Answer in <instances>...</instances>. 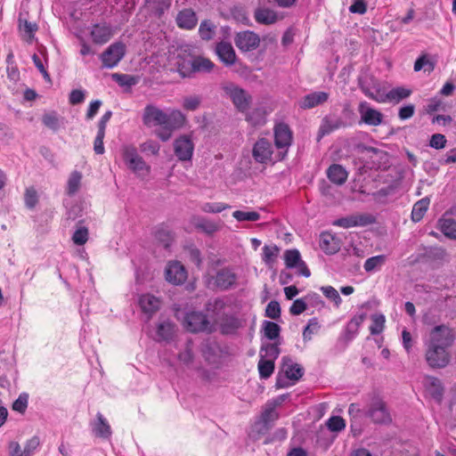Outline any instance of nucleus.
<instances>
[{"mask_svg": "<svg viewBox=\"0 0 456 456\" xmlns=\"http://www.w3.org/2000/svg\"><path fill=\"white\" fill-rule=\"evenodd\" d=\"M435 69V62L432 61L427 54L420 55L414 63V70L419 71L424 69L428 73L432 72Z\"/></svg>", "mask_w": 456, "mask_h": 456, "instance_id": "09e8293b", "label": "nucleus"}, {"mask_svg": "<svg viewBox=\"0 0 456 456\" xmlns=\"http://www.w3.org/2000/svg\"><path fill=\"white\" fill-rule=\"evenodd\" d=\"M92 40L94 44H106L114 35V30L106 22L94 24L90 31Z\"/></svg>", "mask_w": 456, "mask_h": 456, "instance_id": "6ab92c4d", "label": "nucleus"}, {"mask_svg": "<svg viewBox=\"0 0 456 456\" xmlns=\"http://www.w3.org/2000/svg\"><path fill=\"white\" fill-rule=\"evenodd\" d=\"M166 280L174 284H183L187 279L184 266L178 261L169 262L166 267Z\"/></svg>", "mask_w": 456, "mask_h": 456, "instance_id": "4468645a", "label": "nucleus"}, {"mask_svg": "<svg viewBox=\"0 0 456 456\" xmlns=\"http://www.w3.org/2000/svg\"><path fill=\"white\" fill-rule=\"evenodd\" d=\"M323 295L334 303L336 307H338L342 302V299L338 292V290L332 286H323L321 288Z\"/></svg>", "mask_w": 456, "mask_h": 456, "instance_id": "680f3d73", "label": "nucleus"}, {"mask_svg": "<svg viewBox=\"0 0 456 456\" xmlns=\"http://www.w3.org/2000/svg\"><path fill=\"white\" fill-rule=\"evenodd\" d=\"M265 315L273 320L279 319L281 316L280 304L275 300L269 302L265 308Z\"/></svg>", "mask_w": 456, "mask_h": 456, "instance_id": "774afa93", "label": "nucleus"}, {"mask_svg": "<svg viewBox=\"0 0 456 456\" xmlns=\"http://www.w3.org/2000/svg\"><path fill=\"white\" fill-rule=\"evenodd\" d=\"M82 175L79 172L74 171L71 173L67 183V194L71 197L77 193L80 188Z\"/></svg>", "mask_w": 456, "mask_h": 456, "instance_id": "a18cd8bd", "label": "nucleus"}, {"mask_svg": "<svg viewBox=\"0 0 456 456\" xmlns=\"http://www.w3.org/2000/svg\"><path fill=\"white\" fill-rule=\"evenodd\" d=\"M174 333V324L170 322H163L159 324L157 329V335L160 339L168 340L172 338Z\"/></svg>", "mask_w": 456, "mask_h": 456, "instance_id": "864d4df0", "label": "nucleus"}, {"mask_svg": "<svg viewBox=\"0 0 456 456\" xmlns=\"http://www.w3.org/2000/svg\"><path fill=\"white\" fill-rule=\"evenodd\" d=\"M219 329L224 335H232L242 327V321L234 314H223L219 318Z\"/></svg>", "mask_w": 456, "mask_h": 456, "instance_id": "412c9836", "label": "nucleus"}, {"mask_svg": "<svg viewBox=\"0 0 456 456\" xmlns=\"http://www.w3.org/2000/svg\"><path fill=\"white\" fill-rule=\"evenodd\" d=\"M411 91L404 87H395L390 90L387 95L386 100L389 102H399L400 101L410 96Z\"/></svg>", "mask_w": 456, "mask_h": 456, "instance_id": "49530a36", "label": "nucleus"}, {"mask_svg": "<svg viewBox=\"0 0 456 456\" xmlns=\"http://www.w3.org/2000/svg\"><path fill=\"white\" fill-rule=\"evenodd\" d=\"M344 126H346V124L341 117L336 114L327 115L322 118L320 125L317 140L320 141L323 136Z\"/></svg>", "mask_w": 456, "mask_h": 456, "instance_id": "dca6fc26", "label": "nucleus"}, {"mask_svg": "<svg viewBox=\"0 0 456 456\" xmlns=\"http://www.w3.org/2000/svg\"><path fill=\"white\" fill-rule=\"evenodd\" d=\"M194 151V143L189 135L183 134L174 142V152L180 161L191 159Z\"/></svg>", "mask_w": 456, "mask_h": 456, "instance_id": "9b49d317", "label": "nucleus"}, {"mask_svg": "<svg viewBox=\"0 0 456 456\" xmlns=\"http://www.w3.org/2000/svg\"><path fill=\"white\" fill-rule=\"evenodd\" d=\"M63 205L67 209V216L69 219L75 220L82 216L84 211L83 203L76 202L75 204H72L71 199H65Z\"/></svg>", "mask_w": 456, "mask_h": 456, "instance_id": "4c0bfd02", "label": "nucleus"}, {"mask_svg": "<svg viewBox=\"0 0 456 456\" xmlns=\"http://www.w3.org/2000/svg\"><path fill=\"white\" fill-rule=\"evenodd\" d=\"M246 120L252 126H263L265 124V111L262 108H256L246 115Z\"/></svg>", "mask_w": 456, "mask_h": 456, "instance_id": "37998d69", "label": "nucleus"}, {"mask_svg": "<svg viewBox=\"0 0 456 456\" xmlns=\"http://www.w3.org/2000/svg\"><path fill=\"white\" fill-rule=\"evenodd\" d=\"M385 261L386 256L384 255L371 256L365 261L363 268L367 273H370L375 271L378 267L382 266Z\"/></svg>", "mask_w": 456, "mask_h": 456, "instance_id": "5fc2aeb1", "label": "nucleus"}, {"mask_svg": "<svg viewBox=\"0 0 456 456\" xmlns=\"http://www.w3.org/2000/svg\"><path fill=\"white\" fill-rule=\"evenodd\" d=\"M372 323L370 327V334L372 335H378L380 334L384 328H385V322L386 318L383 314H374L371 317Z\"/></svg>", "mask_w": 456, "mask_h": 456, "instance_id": "13d9d810", "label": "nucleus"}, {"mask_svg": "<svg viewBox=\"0 0 456 456\" xmlns=\"http://www.w3.org/2000/svg\"><path fill=\"white\" fill-rule=\"evenodd\" d=\"M166 123L164 126L171 130H175L183 126L186 118L184 114L178 110H172L169 113H166Z\"/></svg>", "mask_w": 456, "mask_h": 456, "instance_id": "473e14b6", "label": "nucleus"}, {"mask_svg": "<svg viewBox=\"0 0 456 456\" xmlns=\"http://www.w3.org/2000/svg\"><path fill=\"white\" fill-rule=\"evenodd\" d=\"M376 222L375 217L370 214H356L346 216L333 221L332 224L345 229L367 226Z\"/></svg>", "mask_w": 456, "mask_h": 456, "instance_id": "9d476101", "label": "nucleus"}, {"mask_svg": "<svg viewBox=\"0 0 456 456\" xmlns=\"http://www.w3.org/2000/svg\"><path fill=\"white\" fill-rule=\"evenodd\" d=\"M155 239L164 248H168L173 241V235L168 229L161 226L155 231Z\"/></svg>", "mask_w": 456, "mask_h": 456, "instance_id": "79ce46f5", "label": "nucleus"}, {"mask_svg": "<svg viewBox=\"0 0 456 456\" xmlns=\"http://www.w3.org/2000/svg\"><path fill=\"white\" fill-rule=\"evenodd\" d=\"M112 78L115 82H117L120 86H135L138 82V79L128 74H119L114 73L112 74Z\"/></svg>", "mask_w": 456, "mask_h": 456, "instance_id": "4d7b16f0", "label": "nucleus"}, {"mask_svg": "<svg viewBox=\"0 0 456 456\" xmlns=\"http://www.w3.org/2000/svg\"><path fill=\"white\" fill-rule=\"evenodd\" d=\"M279 354L280 348L279 345L276 343H268L262 346L260 350V357L264 356L265 359L273 360V362L278 358Z\"/></svg>", "mask_w": 456, "mask_h": 456, "instance_id": "de8ad7c7", "label": "nucleus"}, {"mask_svg": "<svg viewBox=\"0 0 456 456\" xmlns=\"http://www.w3.org/2000/svg\"><path fill=\"white\" fill-rule=\"evenodd\" d=\"M200 37L203 40H210L215 35V26L210 20H203L199 28Z\"/></svg>", "mask_w": 456, "mask_h": 456, "instance_id": "6e6d98bb", "label": "nucleus"}, {"mask_svg": "<svg viewBox=\"0 0 456 456\" xmlns=\"http://www.w3.org/2000/svg\"><path fill=\"white\" fill-rule=\"evenodd\" d=\"M232 216L239 222H255L260 219V214L256 211L246 212L242 210H236L232 213Z\"/></svg>", "mask_w": 456, "mask_h": 456, "instance_id": "bf43d9fd", "label": "nucleus"}, {"mask_svg": "<svg viewBox=\"0 0 456 456\" xmlns=\"http://www.w3.org/2000/svg\"><path fill=\"white\" fill-rule=\"evenodd\" d=\"M161 302L159 297L151 294H143L139 297V305L142 312L150 320L160 308Z\"/></svg>", "mask_w": 456, "mask_h": 456, "instance_id": "4be33fe9", "label": "nucleus"}, {"mask_svg": "<svg viewBox=\"0 0 456 456\" xmlns=\"http://www.w3.org/2000/svg\"><path fill=\"white\" fill-rule=\"evenodd\" d=\"M326 426L331 432H340L345 429L346 421L340 416H332L327 420Z\"/></svg>", "mask_w": 456, "mask_h": 456, "instance_id": "052dcab7", "label": "nucleus"}, {"mask_svg": "<svg viewBox=\"0 0 456 456\" xmlns=\"http://www.w3.org/2000/svg\"><path fill=\"white\" fill-rule=\"evenodd\" d=\"M365 415L377 424H387L392 420L386 403L379 396L372 397Z\"/></svg>", "mask_w": 456, "mask_h": 456, "instance_id": "39448f33", "label": "nucleus"}, {"mask_svg": "<svg viewBox=\"0 0 456 456\" xmlns=\"http://www.w3.org/2000/svg\"><path fill=\"white\" fill-rule=\"evenodd\" d=\"M455 339V335L450 327L444 324L437 325L434 327L424 340V344L431 346H443L445 349L450 350Z\"/></svg>", "mask_w": 456, "mask_h": 456, "instance_id": "f257e3e1", "label": "nucleus"}, {"mask_svg": "<svg viewBox=\"0 0 456 456\" xmlns=\"http://www.w3.org/2000/svg\"><path fill=\"white\" fill-rule=\"evenodd\" d=\"M319 246L326 254L333 255L340 249L341 242L333 233L323 232L320 235Z\"/></svg>", "mask_w": 456, "mask_h": 456, "instance_id": "5701e85b", "label": "nucleus"}, {"mask_svg": "<svg viewBox=\"0 0 456 456\" xmlns=\"http://www.w3.org/2000/svg\"><path fill=\"white\" fill-rule=\"evenodd\" d=\"M215 64L208 58L202 56L193 57V75L197 72H210Z\"/></svg>", "mask_w": 456, "mask_h": 456, "instance_id": "58836bf2", "label": "nucleus"}, {"mask_svg": "<svg viewBox=\"0 0 456 456\" xmlns=\"http://www.w3.org/2000/svg\"><path fill=\"white\" fill-rule=\"evenodd\" d=\"M320 328L321 326L319 324L318 319L315 317L311 318L303 330L304 341H310L312 339V336L316 334Z\"/></svg>", "mask_w": 456, "mask_h": 456, "instance_id": "8fccbe9b", "label": "nucleus"}, {"mask_svg": "<svg viewBox=\"0 0 456 456\" xmlns=\"http://www.w3.org/2000/svg\"><path fill=\"white\" fill-rule=\"evenodd\" d=\"M439 226L446 237L456 239V220L444 217L439 220Z\"/></svg>", "mask_w": 456, "mask_h": 456, "instance_id": "ea45409f", "label": "nucleus"}, {"mask_svg": "<svg viewBox=\"0 0 456 456\" xmlns=\"http://www.w3.org/2000/svg\"><path fill=\"white\" fill-rule=\"evenodd\" d=\"M88 230L84 226L78 227L72 235V240L76 245L82 246L88 240Z\"/></svg>", "mask_w": 456, "mask_h": 456, "instance_id": "69168bd1", "label": "nucleus"}, {"mask_svg": "<svg viewBox=\"0 0 456 456\" xmlns=\"http://www.w3.org/2000/svg\"><path fill=\"white\" fill-rule=\"evenodd\" d=\"M279 418L280 414L277 412L274 405L266 403L261 413L260 420L257 423L262 425L259 432L268 431Z\"/></svg>", "mask_w": 456, "mask_h": 456, "instance_id": "a878e982", "label": "nucleus"}, {"mask_svg": "<svg viewBox=\"0 0 456 456\" xmlns=\"http://www.w3.org/2000/svg\"><path fill=\"white\" fill-rule=\"evenodd\" d=\"M273 145L266 138L258 139L254 144L252 155L254 159L261 164L267 163L272 160Z\"/></svg>", "mask_w": 456, "mask_h": 456, "instance_id": "ddd939ff", "label": "nucleus"}, {"mask_svg": "<svg viewBox=\"0 0 456 456\" xmlns=\"http://www.w3.org/2000/svg\"><path fill=\"white\" fill-rule=\"evenodd\" d=\"M425 346V359L427 363L432 369H442L447 366L450 362V350L443 346H431L424 344Z\"/></svg>", "mask_w": 456, "mask_h": 456, "instance_id": "20e7f679", "label": "nucleus"}, {"mask_svg": "<svg viewBox=\"0 0 456 456\" xmlns=\"http://www.w3.org/2000/svg\"><path fill=\"white\" fill-rule=\"evenodd\" d=\"M234 43L241 52H251L259 46L260 37L253 31L245 30L236 34Z\"/></svg>", "mask_w": 456, "mask_h": 456, "instance_id": "f8f14e48", "label": "nucleus"}, {"mask_svg": "<svg viewBox=\"0 0 456 456\" xmlns=\"http://www.w3.org/2000/svg\"><path fill=\"white\" fill-rule=\"evenodd\" d=\"M358 111L362 121L366 125L377 126L383 121V114L378 110L371 108L366 102H360Z\"/></svg>", "mask_w": 456, "mask_h": 456, "instance_id": "2eb2a0df", "label": "nucleus"}, {"mask_svg": "<svg viewBox=\"0 0 456 456\" xmlns=\"http://www.w3.org/2000/svg\"><path fill=\"white\" fill-rule=\"evenodd\" d=\"M265 336L271 340H274L280 336L281 327L270 321H265L263 323Z\"/></svg>", "mask_w": 456, "mask_h": 456, "instance_id": "3c124183", "label": "nucleus"}, {"mask_svg": "<svg viewBox=\"0 0 456 456\" xmlns=\"http://www.w3.org/2000/svg\"><path fill=\"white\" fill-rule=\"evenodd\" d=\"M183 325L187 330L192 333L213 331L212 325L210 324L208 317L201 312H190L186 314L183 319Z\"/></svg>", "mask_w": 456, "mask_h": 456, "instance_id": "423d86ee", "label": "nucleus"}, {"mask_svg": "<svg viewBox=\"0 0 456 456\" xmlns=\"http://www.w3.org/2000/svg\"><path fill=\"white\" fill-rule=\"evenodd\" d=\"M126 54V45L122 42L111 44L102 54V67L112 69L116 67Z\"/></svg>", "mask_w": 456, "mask_h": 456, "instance_id": "1a4fd4ad", "label": "nucleus"}, {"mask_svg": "<svg viewBox=\"0 0 456 456\" xmlns=\"http://www.w3.org/2000/svg\"><path fill=\"white\" fill-rule=\"evenodd\" d=\"M216 53L221 61L226 66H232L236 61V53L232 45L228 42H220L216 46Z\"/></svg>", "mask_w": 456, "mask_h": 456, "instance_id": "bb28decb", "label": "nucleus"}, {"mask_svg": "<svg viewBox=\"0 0 456 456\" xmlns=\"http://www.w3.org/2000/svg\"><path fill=\"white\" fill-rule=\"evenodd\" d=\"M191 223L197 230L208 235L214 234L221 228L220 221L210 220L208 218L200 216H193Z\"/></svg>", "mask_w": 456, "mask_h": 456, "instance_id": "393cba45", "label": "nucleus"}, {"mask_svg": "<svg viewBox=\"0 0 456 456\" xmlns=\"http://www.w3.org/2000/svg\"><path fill=\"white\" fill-rule=\"evenodd\" d=\"M257 367L260 378L266 379L271 377L274 370V362L261 356Z\"/></svg>", "mask_w": 456, "mask_h": 456, "instance_id": "c03bdc74", "label": "nucleus"}, {"mask_svg": "<svg viewBox=\"0 0 456 456\" xmlns=\"http://www.w3.org/2000/svg\"><path fill=\"white\" fill-rule=\"evenodd\" d=\"M282 371L291 380H298L304 374L303 368L297 363H293L289 356L282 357Z\"/></svg>", "mask_w": 456, "mask_h": 456, "instance_id": "c85d7f7f", "label": "nucleus"}, {"mask_svg": "<svg viewBox=\"0 0 456 456\" xmlns=\"http://www.w3.org/2000/svg\"><path fill=\"white\" fill-rule=\"evenodd\" d=\"M274 143L278 152V159H283L288 153L289 148L292 144L293 134L288 124L280 122L274 126Z\"/></svg>", "mask_w": 456, "mask_h": 456, "instance_id": "f03ea898", "label": "nucleus"}, {"mask_svg": "<svg viewBox=\"0 0 456 456\" xmlns=\"http://www.w3.org/2000/svg\"><path fill=\"white\" fill-rule=\"evenodd\" d=\"M224 91L231 98L232 103L239 111L243 113L248 111L252 100L249 94L233 84H229L224 86Z\"/></svg>", "mask_w": 456, "mask_h": 456, "instance_id": "6e6552de", "label": "nucleus"}, {"mask_svg": "<svg viewBox=\"0 0 456 456\" xmlns=\"http://www.w3.org/2000/svg\"><path fill=\"white\" fill-rule=\"evenodd\" d=\"M145 2L148 8L158 17L170 7V0H145Z\"/></svg>", "mask_w": 456, "mask_h": 456, "instance_id": "a19ab883", "label": "nucleus"}, {"mask_svg": "<svg viewBox=\"0 0 456 456\" xmlns=\"http://www.w3.org/2000/svg\"><path fill=\"white\" fill-rule=\"evenodd\" d=\"M122 159L126 167L134 173L140 175L145 171L150 172V167L139 155L137 149L134 145H125L121 149Z\"/></svg>", "mask_w": 456, "mask_h": 456, "instance_id": "7ed1b4c3", "label": "nucleus"}, {"mask_svg": "<svg viewBox=\"0 0 456 456\" xmlns=\"http://www.w3.org/2000/svg\"><path fill=\"white\" fill-rule=\"evenodd\" d=\"M19 28L22 37L27 42H31L35 33L37 30V25L34 22L28 21L26 19L19 18Z\"/></svg>", "mask_w": 456, "mask_h": 456, "instance_id": "f704fd0d", "label": "nucleus"}, {"mask_svg": "<svg viewBox=\"0 0 456 456\" xmlns=\"http://www.w3.org/2000/svg\"><path fill=\"white\" fill-rule=\"evenodd\" d=\"M166 112L158 107L148 104L144 108L142 121L147 126H164L166 123Z\"/></svg>", "mask_w": 456, "mask_h": 456, "instance_id": "a211bd4d", "label": "nucleus"}, {"mask_svg": "<svg viewBox=\"0 0 456 456\" xmlns=\"http://www.w3.org/2000/svg\"><path fill=\"white\" fill-rule=\"evenodd\" d=\"M329 99V94L325 92H314L305 95L299 102V107L302 109H312L326 102Z\"/></svg>", "mask_w": 456, "mask_h": 456, "instance_id": "cd10ccee", "label": "nucleus"}, {"mask_svg": "<svg viewBox=\"0 0 456 456\" xmlns=\"http://www.w3.org/2000/svg\"><path fill=\"white\" fill-rule=\"evenodd\" d=\"M430 200L428 198H423L419 200H418L412 208L411 210V220L415 223L419 222L424 215L426 214L428 206H429Z\"/></svg>", "mask_w": 456, "mask_h": 456, "instance_id": "c9c22d12", "label": "nucleus"}, {"mask_svg": "<svg viewBox=\"0 0 456 456\" xmlns=\"http://www.w3.org/2000/svg\"><path fill=\"white\" fill-rule=\"evenodd\" d=\"M427 387L430 391L434 398L440 400L443 395V388L441 381L435 377H429L428 379Z\"/></svg>", "mask_w": 456, "mask_h": 456, "instance_id": "603ef678", "label": "nucleus"}, {"mask_svg": "<svg viewBox=\"0 0 456 456\" xmlns=\"http://www.w3.org/2000/svg\"><path fill=\"white\" fill-rule=\"evenodd\" d=\"M175 66L178 73L183 77H191L193 76V57H183L178 53Z\"/></svg>", "mask_w": 456, "mask_h": 456, "instance_id": "2f4dec72", "label": "nucleus"}, {"mask_svg": "<svg viewBox=\"0 0 456 456\" xmlns=\"http://www.w3.org/2000/svg\"><path fill=\"white\" fill-rule=\"evenodd\" d=\"M254 18L257 23L264 25H271L278 20L277 13L269 8L256 9Z\"/></svg>", "mask_w": 456, "mask_h": 456, "instance_id": "72a5a7b5", "label": "nucleus"}, {"mask_svg": "<svg viewBox=\"0 0 456 456\" xmlns=\"http://www.w3.org/2000/svg\"><path fill=\"white\" fill-rule=\"evenodd\" d=\"M178 359L184 364H189L193 361V353H192V342L189 340L183 351L180 352L178 354Z\"/></svg>", "mask_w": 456, "mask_h": 456, "instance_id": "338daca9", "label": "nucleus"}, {"mask_svg": "<svg viewBox=\"0 0 456 456\" xmlns=\"http://www.w3.org/2000/svg\"><path fill=\"white\" fill-rule=\"evenodd\" d=\"M238 275L233 268L224 267L209 279L208 285L213 283L214 287L220 290H229L236 285Z\"/></svg>", "mask_w": 456, "mask_h": 456, "instance_id": "0eeeda50", "label": "nucleus"}, {"mask_svg": "<svg viewBox=\"0 0 456 456\" xmlns=\"http://www.w3.org/2000/svg\"><path fill=\"white\" fill-rule=\"evenodd\" d=\"M92 430L96 436L102 438H109L111 436L110 426L100 412L96 414V420L92 423Z\"/></svg>", "mask_w": 456, "mask_h": 456, "instance_id": "c756f323", "label": "nucleus"}, {"mask_svg": "<svg viewBox=\"0 0 456 456\" xmlns=\"http://www.w3.org/2000/svg\"><path fill=\"white\" fill-rule=\"evenodd\" d=\"M284 260L288 268H297L298 273L305 277L311 275L310 270L301 259L300 253L297 249L286 250L284 253Z\"/></svg>", "mask_w": 456, "mask_h": 456, "instance_id": "f3484780", "label": "nucleus"}, {"mask_svg": "<svg viewBox=\"0 0 456 456\" xmlns=\"http://www.w3.org/2000/svg\"><path fill=\"white\" fill-rule=\"evenodd\" d=\"M366 318L365 314H356L346 323L340 339H343L347 345L358 335L359 329Z\"/></svg>", "mask_w": 456, "mask_h": 456, "instance_id": "aec40b11", "label": "nucleus"}, {"mask_svg": "<svg viewBox=\"0 0 456 456\" xmlns=\"http://www.w3.org/2000/svg\"><path fill=\"white\" fill-rule=\"evenodd\" d=\"M28 403V395L27 393H21L19 397L12 403V410L23 414Z\"/></svg>", "mask_w": 456, "mask_h": 456, "instance_id": "0e129e2a", "label": "nucleus"}, {"mask_svg": "<svg viewBox=\"0 0 456 456\" xmlns=\"http://www.w3.org/2000/svg\"><path fill=\"white\" fill-rule=\"evenodd\" d=\"M228 208H230L229 205L223 202H206L200 208L205 213L217 214Z\"/></svg>", "mask_w": 456, "mask_h": 456, "instance_id": "e2e57ef3", "label": "nucleus"}, {"mask_svg": "<svg viewBox=\"0 0 456 456\" xmlns=\"http://www.w3.org/2000/svg\"><path fill=\"white\" fill-rule=\"evenodd\" d=\"M175 22L178 28L191 30L198 23V17L192 9L186 8L177 13Z\"/></svg>", "mask_w": 456, "mask_h": 456, "instance_id": "b1692460", "label": "nucleus"}, {"mask_svg": "<svg viewBox=\"0 0 456 456\" xmlns=\"http://www.w3.org/2000/svg\"><path fill=\"white\" fill-rule=\"evenodd\" d=\"M327 176L331 183L342 185L346 183L348 174L341 165L332 164L327 169Z\"/></svg>", "mask_w": 456, "mask_h": 456, "instance_id": "7c9ffc66", "label": "nucleus"}, {"mask_svg": "<svg viewBox=\"0 0 456 456\" xmlns=\"http://www.w3.org/2000/svg\"><path fill=\"white\" fill-rule=\"evenodd\" d=\"M280 253V248L274 244L265 245L263 248L262 260L269 267H272Z\"/></svg>", "mask_w": 456, "mask_h": 456, "instance_id": "e433bc0d", "label": "nucleus"}]
</instances>
